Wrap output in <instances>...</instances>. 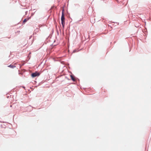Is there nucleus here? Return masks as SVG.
<instances>
[{
  "instance_id": "nucleus-3",
  "label": "nucleus",
  "mask_w": 151,
  "mask_h": 151,
  "mask_svg": "<svg viewBox=\"0 0 151 151\" xmlns=\"http://www.w3.org/2000/svg\"><path fill=\"white\" fill-rule=\"evenodd\" d=\"M8 67H10V68H15L16 66L15 65H9L8 66Z\"/></svg>"
},
{
  "instance_id": "nucleus-2",
  "label": "nucleus",
  "mask_w": 151,
  "mask_h": 151,
  "mask_svg": "<svg viewBox=\"0 0 151 151\" xmlns=\"http://www.w3.org/2000/svg\"><path fill=\"white\" fill-rule=\"evenodd\" d=\"M40 75V73L38 72H36L34 73H32L31 74L32 76L33 77H35L37 76H38Z\"/></svg>"
},
{
  "instance_id": "nucleus-1",
  "label": "nucleus",
  "mask_w": 151,
  "mask_h": 151,
  "mask_svg": "<svg viewBox=\"0 0 151 151\" xmlns=\"http://www.w3.org/2000/svg\"><path fill=\"white\" fill-rule=\"evenodd\" d=\"M63 10L62 12V16L61 17V24L63 27L64 28L65 25V17Z\"/></svg>"
},
{
  "instance_id": "nucleus-5",
  "label": "nucleus",
  "mask_w": 151,
  "mask_h": 151,
  "mask_svg": "<svg viewBox=\"0 0 151 151\" xmlns=\"http://www.w3.org/2000/svg\"><path fill=\"white\" fill-rule=\"evenodd\" d=\"M28 20V19H24L23 21V23H24L25 22H26Z\"/></svg>"
},
{
  "instance_id": "nucleus-4",
  "label": "nucleus",
  "mask_w": 151,
  "mask_h": 151,
  "mask_svg": "<svg viewBox=\"0 0 151 151\" xmlns=\"http://www.w3.org/2000/svg\"><path fill=\"white\" fill-rule=\"evenodd\" d=\"M70 77L71 78V79L73 81H75V79L74 77L72 75L70 76Z\"/></svg>"
}]
</instances>
